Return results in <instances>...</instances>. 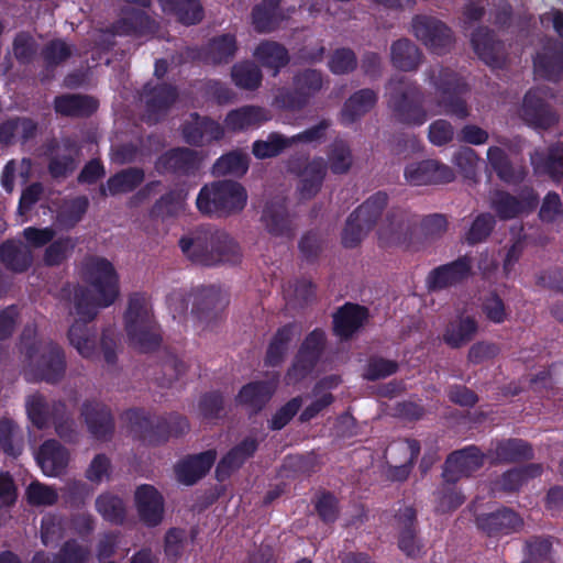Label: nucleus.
I'll use <instances>...</instances> for the list:
<instances>
[{
  "label": "nucleus",
  "instance_id": "7ed1b4c3",
  "mask_svg": "<svg viewBox=\"0 0 563 563\" xmlns=\"http://www.w3.org/2000/svg\"><path fill=\"white\" fill-rule=\"evenodd\" d=\"M34 330L26 329L21 342V364L26 379L56 382L65 371L62 350L51 343L33 339Z\"/></svg>",
  "mask_w": 563,
  "mask_h": 563
},
{
  "label": "nucleus",
  "instance_id": "f8f14e48",
  "mask_svg": "<svg viewBox=\"0 0 563 563\" xmlns=\"http://www.w3.org/2000/svg\"><path fill=\"white\" fill-rule=\"evenodd\" d=\"M412 29L417 38L438 53L451 43L450 30L435 19L417 16L413 20Z\"/></svg>",
  "mask_w": 563,
  "mask_h": 563
},
{
  "label": "nucleus",
  "instance_id": "3c124183",
  "mask_svg": "<svg viewBox=\"0 0 563 563\" xmlns=\"http://www.w3.org/2000/svg\"><path fill=\"white\" fill-rule=\"evenodd\" d=\"M249 167L246 154L232 152L220 157L214 164V173L218 175H243Z\"/></svg>",
  "mask_w": 563,
  "mask_h": 563
},
{
  "label": "nucleus",
  "instance_id": "f704fd0d",
  "mask_svg": "<svg viewBox=\"0 0 563 563\" xmlns=\"http://www.w3.org/2000/svg\"><path fill=\"white\" fill-rule=\"evenodd\" d=\"M531 162L537 173L560 178L563 176V145L551 148L547 156L543 153L536 152L531 156Z\"/></svg>",
  "mask_w": 563,
  "mask_h": 563
},
{
  "label": "nucleus",
  "instance_id": "4c0bfd02",
  "mask_svg": "<svg viewBox=\"0 0 563 563\" xmlns=\"http://www.w3.org/2000/svg\"><path fill=\"white\" fill-rule=\"evenodd\" d=\"M144 174L140 169L131 168L111 177L106 187L101 188L103 195H118L133 190L143 181Z\"/></svg>",
  "mask_w": 563,
  "mask_h": 563
},
{
  "label": "nucleus",
  "instance_id": "ea45409f",
  "mask_svg": "<svg viewBox=\"0 0 563 563\" xmlns=\"http://www.w3.org/2000/svg\"><path fill=\"white\" fill-rule=\"evenodd\" d=\"M472 43L479 58L490 66H498L497 54L500 49V44L494 41L488 31L478 30L473 35Z\"/></svg>",
  "mask_w": 563,
  "mask_h": 563
},
{
  "label": "nucleus",
  "instance_id": "5fc2aeb1",
  "mask_svg": "<svg viewBox=\"0 0 563 563\" xmlns=\"http://www.w3.org/2000/svg\"><path fill=\"white\" fill-rule=\"evenodd\" d=\"M534 71L538 76L558 80L563 75V60L558 56H540L534 59Z\"/></svg>",
  "mask_w": 563,
  "mask_h": 563
},
{
  "label": "nucleus",
  "instance_id": "a878e982",
  "mask_svg": "<svg viewBox=\"0 0 563 563\" xmlns=\"http://www.w3.org/2000/svg\"><path fill=\"white\" fill-rule=\"evenodd\" d=\"M521 519L511 510L503 509L477 518V525L488 533H509L521 526Z\"/></svg>",
  "mask_w": 563,
  "mask_h": 563
},
{
  "label": "nucleus",
  "instance_id": "338daca9",
  "mask_svg": "<svg viewBox=\"0 0 563 563\" xmlns=\"http://www.w3.org/2000/svg\"><path fill=\"white\" fill-rule=\"evenodd\" d=\"M356 59L352 51L350 49H336L330 60L329 67L334 74H344L355 68Z\"/></svg>",
  "mask_w": 563,
  "mask_h": 563
},
{
  "label": "nucleus",
  "instance_id": "58836bf2",
  "mask_svg": "<svg viewBox=\"0 0 563 563\" xmlns=\"http://www.w3.org/2000/svg\"><path fill=\"white\" fill-rule=\"evenodd\" d=\"M166 12H175L184 24H195L202 18V11L197 0H162Z\"/></svg>",
  "mask_w": 563,
  "mask_h": 563
},
{
  "label": "nucleus",
  "instance_id": "bb28decb",
  "mask_svg": "<svg viewBox=\"0 0 563 563\" xmlns=\"http://www.w3.org/2000/svg\"><path fill=\"white\" fill-rule=\"evenodd\" d=\"M256 446L257 444L253 439H247L243 441L239 446L234 448L219 463L217 467V477L220 481L228 477L255 452Z\"/></svg>",
  "mask_w": 563,
  "mask_h": 563
},
{
  "label": "nucleus",
  "instance_id": "423d86ee",
  "mask_svg": "<svg viewBox=\"0 0 563 563\" xmlns=\"http://www.w3.org/2000/svg\"><path fill=\"white\" fill-rule=\"evenodd\" d=\"M387 203L385 194L378 192L368 198L347 219L342 233V243L346 247L357 245L368 232Z\"/></svg>",
  "mask_w": 563,
  "mask_h": 563
},
{
  "label": "nucleus",
  "instance_id": "0eeeda50",
  "mask_svg": "<svg viewBox=\"0 0 563 563\" xmlns=\"http://www.w3.org/2000/svg\"><path fill=\"white\" fill-rule=\"evenodd\" d=\"M388 92L390 95V104L398 112L402 121L420 125L427 115L421 109L420 100L413 88L404 86V84H389Z\"/></svg>",
  "mask_w": 563,
  "mask_h": 563
},
{
  "label": "nucleus",
  "instance_id": "aec40b11",
  "mask_svg": "<svg viewBox=\"0 0 563 563\" xmlns=\"http://www.w3.org/2000/svg\"><path fill=\"white\" fill-rule=\"evenodd\" d=\"M214 460V452L208 451L179 462L176 466L178 481L186 485L194 484L210 470Z\"/></svg>",
  "mask_w": 563,
  "mask_h": 563
},
{
  "label": "nucleus",
  "instance_id": "dca6fc26",
  "mask_svg": "<svg viewBox=\"0 0 563 563\" xmlns=\"http://www.w3.org/2000/svg\"><path fill=\"white\" fill-rule=\"evenodd\" d=\"M322 86L321 75L316 70H305L295 78L296 97H277L275 103L279 108H296Z\"/></svg>",
  "mask_w": 563,
  "mask_h": 563
},
{
  "label": "nucleus",
  "instance_id": "f257e3e1",
  "mask_svg": "<svg viewBox=\"0 0 563 563\" xmlns=\"http://www.w3.org/2000/svg\"><path fill=\"white\" fill-rule=\"evenodd\" d=\"M81 276L87 288L75 292L78 316L93 319L98 310L114 303L120 295L119 275L113 264L103 257H90L82 264Z\"/></svg>",
  "mask_w": 563,
  "mask_h": 563
},
{
  "label": "nucleus",
  "instance_id": "13d9d810",
  "mask_svg": "<svg viewBox=\"0 0 563 563\" xmlns=\"http://www.w3.org/2000/svg\"><path fill=\"white\" fill-rule=\"evenodd\" d=\"M87 207L88 199L86 197H78L67 202L58 214V222L67 227L74 225L86 212Z\"/></svg>",
  "mask_w": 563,
  "mask_h": 563
},
{
  "label": "nucleus",
  "instance_id": "f03ea898",
  "mask_svg": "<svg viewBox=\"0 0 563 563\" xmlns=\"http://www.w3.org/2000/svg\"><path fill=\"white\" fill-rule=\"evenodd\" d=\"M179 245L188 258L203 265L233 264L241 257L240 247L230 234L214 228H198L183 236Z\"/></svg>",
  "mask_w": 563,
  "mask_h": 563
},
{
  "label": "nucleus",
  "instance_id": "2eb2a0df",
  "mask_svg": "<svg viewBox=\"0 0 563 563\" xmlns=\"http://www.w3.org/2000/svg\"><path fill=\"white\" fill-rule=\"evenodd\" d=\"M465 90V84L461 82L454 75H446L440 86L441 100L439 113H449L459 118L467 115V109L461 95Z\"/></svg>",
  "mask_w": 563,
  "mask_h": 563
},
{
  "label": "nucleus",
  "instance_id": "6e6552de",
  "mask_svg": "<svg viewBox=\"0 0 563 563\" xmlns=\"http://www.w3.org/2000/svg\"><path fill=\"white\" fill-rule=\"evenodd\" d=\"M324 343V333L320 330L312 331L303 341L291 368L286 375L287 384H296L301 380L312 368L318 360Z\"/></svg>",
  "mask_w": 563,
  "mask_h": 563
},
{
  "label": "nucleus",
  "instance_id": "de8ad7c7",
  "mask_svg": "<svg viewBox=\"0 0 563 563\" xmlns=\"http://www.w3.org/2000/svg\"><path fill=\"white\" fill-rule=\"evenodd\" d=\"M35 124L29 119H12L0 125V141L9 143L13 137L23 140L33 135Z\"/></svg>",
  "mask_w": 563,
  "mask_h": 563
},
{
  "label": "nucleus",
  "instance_id": "ddd939ff",
  "mask_svg": "<svg viewBox=\"0 0 563 563\" xmlns=\"http://www.w3.org/2000/svg\"><path fill=\"white\" fill-rule=\"evenodd\" d=\"M483 465V456L476 448H467L452 453L443 472L444 481L454 483L462 476H467Z\"/></svg>",
  "mask_w": 563,
  "mask_h": 563
},
{
  "label": "nucleus",
  "instance_id": "412c9836",
  "mask_svg": "<svg viewBox=\"0 0 563 563\" xmlns=\"http://www.w3.org/2000/svg\"><path fill=\"white\" fill-rule=\"evenodd\" d=\"M367 318L363 307L346 303L333 317L334 332L338 336L346 339L352 335Z\"/></svg>",
  "mask_w": 563,
  "mask_h": 563
},
{
  "label": "nucleus",
  "instance_id": "473e14b6",
  "mask_svg": "<svg viewBox=\"0 0 563 563\" xmlns=\"http://www.w3.org/2000/svg\"><path fill=\"white\" fill-rule=\"evenodd\" d=\"M1 261L11 269L22 272L26 269L31 262V251L22 242L9 241L0 247Z\"/></svg>",
  "mask_w": 563,
  "mask_h": 563
},
{
  "label": "nucleus",
  "instance_id": "37998d69",
  "mask_svg": "<svg viewBox=\"0 0 563 563\" xmlns=\"http://www.w3.org/2000/svg\"><path fill=\"white\" fill-rule=\"evenodd\" d=\"M197 156L189 150L177 148L167 152L156 163L159 172L188 169L195 166Z\"/></svg>",
  "mask_w": 563,
  "mask_h": 563
},
{
  "label": "nucleus",
  "instance_id": "c9c22d12",
  "mask_svg": "<svg viewBox=\"0 0 563 563\" xmlns=\"http://www.w3.org/2000/svg\"><path fill=\"white\" fill-rule=\"evenodd\" d=\"M56 111L66 115H84L93 112L98 102L91 97L67 95L56 98Z\"/></svg>",
  "mask_w": 563,
  "mask_h": 563
},
{
  "label": "nucleus",
  "instance_id": "393cba45",
  "mask_svg": "<svg viewBox=\"0 0 563 563\" xmlns=\"http://www.w3.org/2000/svg\"><path fill=\"white\" fill-rule=\"evenodd\" d=\"M339 384L340 379L334 375L319 382L313 389L311 402L303 409L300 415V420L309 421L310 419L314 418L321 410L328 407L333 401V397L329 390L335 388Z\"/></svg>",
  "mask_w": 563,
  "mask_h": 563
},
{
  "label": "nucleus",
  "instance_id": "49530a36",
  "mask_svg": "<svg viewBox=\"0 0 563 563\" xmlns=\"http://www.w3.org/2000/svg\"><path fill=\"white\" fill-rule=\"evenodd\" d=\"M531 456V449L521 440H507L497 444L495 450V461H518Z\"/></svg>",
  "mask_w": 563,
  "mask_h": 563
},
{
  "label": "nucleus",
  "instance_id": "4d7b16f0",
  "mask_svg": "<svg viewBox=\"0 0 563 563\" xmlns=\"http://www.w3.org/2000/svg\"><path fill=\"white\" fill-rule=\"evenodd\" d=\"M196 124L198 128L192 132L187 128L184 130V135L189 143H201L205 134L209 139H219L222 134L221 128L213 121L202 119L198 120Z\"/></svg>",
  "mask_w": 563,
  "mask_h": 563
},
{
  "label": "nucleus",
  "instance_id": "0e129e2a",
  "mask_svg": "<svg viewBox=\"0 0 563 563\" xmlns=\"http://www.w3.org/2000/svg\"><path fill=\"white\" fill-rule=\"evenodd\" d=\"M329 166L333 174H344L351 168V152L344 144H338L332 148L329 155Z\"/></svg>",
  "mask_w": 563,
  "mask_h": 563
},
{
  "label": "nucleus",
  "instance_id": "9b49d317",
  "mask_svg": "<svg viewBox=\"0 0 563 563\" xmlns=\"http://www.w3.org/2000/svg\"><path fill=\"white\" fill-rule=\"evenodd\" d=\"M419 452L416 440H399L388 445L386 456L393 468L390 476L398 481L406 478Z\"/></svg>",
  "mask_w": 563,
  "mask_h": 563
},
{
  "label": "nucleus",
  "instance_id": "e2e57ef3",
  "mask_svg": "<svg viewBox=\"0 0 563 563\" xmlns=\"http://www.w3.org/2000/svg\"><path fill=\"white\" fill-rule=\"evenodd\" d=\"M235 40L231 35H223L214 38L209 47L211 58L214 63L227 60L235 53Z\"/></svg>",
  "mask_w": 563,
  "mask_h": 563
},
{
  "label": "nucleus",
  "instance_id": "4be33fe9",
  "mask_svg": "<svg viewBox=\"0 0 563 563\" xmlns=\"http://www.w3.org/2000/svg\"><path fill=\"white\" fill-rule=\"evenodd\" d=\"M470 262L466 258L439 267L430 273L427 283L431 289H440L454 285L464 279L470 273Z\"/></svg>",
  "mask_w": 563,
  "mask_h": 563
},
{
  "label": "nucleus",
  "instance_id": "cd10ccee",
  "mask_svg": "<svg viewBox=\"0 0 563 563\" xmlns=\"http://www.w3.org/2000/svg\"><path fill=\"white\" fill-rule=\"evenodd\" d=\"M275 387V382L249 384L241 389L238 400L252 411L260 410L269 400Z\"/></svg>",
  "mask_w": 563,
  "mask_h": 563
},
{
  "label": "nucleus",
  "instance_id": "a19ab883",
  "mask_svg": "<svg viewBox=\"0 0 563 563\" xmlns=\"http://www.w3.org/2000/svg\"><path fill=\"white\" fill-rule=\"evenodd\" d=\"M393 64L402 70L413 69L420 62L417 47L407 40L397 41L391 46Z\"/></svg>",
  "mask_w": 563,
  "mask_h": 563
},
{
  "label": "nucleus",
  "instance_id": "6e6d98bb",
  "mask_svg": "<svg viewBox=\"0 0 563 563\" xmlns=\"http://www.w3.org/2000/svg\"><path fill=\"white\" fill-rule=\"evenodd\" d=\"M26 498L34 506H51L57 500V493L49 486L33 482L26 489Z\"/></svg>",
  "mask_w": 563,
  "mask_h": 563
},
{
  "label": "nucleus",
  "instance_id": "9d476101",
  "mask_svg": "<svg viewBox=\"0 0 563 563\" xmlns=\"http://www.w3.org/2000/svg\"><path fill=\"white\" fill-rule=\"evenodd\" d=\"M134 503L142 522L148 527L157 526L164 514V500L158 490L151 485L139 486Z\"/></svg>",
  "mask_w": 563,
  "mask_h": 563
},
{
  "label": "nucleus",
  "instance_id": "c756f323",
  "mask_svg": "<svg viewBox=\"0 0 563 563\" xmlns=\"http://www.w3.org/2000/svg\"><path fill=\"white\" fill-rule=\"evenodd\" d=\"M415 517L416 512L411 507H404L396 517L397 527L400 530L399 548L408 555H415L418 552L413 530Z\"/></svg>",
  "mask_w": 563,
  "mask_h": 563
},
{
  "label": "nucleus",
  "instance_id": "b1692460",
  "mask_svg": "<svg viewBox=\"0 0 563 563\" xmlns=\"http://www.w3.org/2000/svg\"><path fill=\"white\" fill-rule=\"evenodd\" d=\"M269 119L268 112L260 107H242L231 111L225 119L228 129L238 131L250 128H257Z\"/></svg>",
  "mask_w": 563,
  "mask_h": 563
},
{
  "label": "nucleus",
  "instance_id": "2f4dec72",
  "mask_svg": "<svg viewBox=\"0 0 563 563\" xmlns=\"http://www.w3.org/2000/svg\"><path fill=\"white\" fill-rule=\"evenodd\" d=\"M266 230L274 236H289L291 222L286 208L282 203L267 206L263 213Z\"/></svg>",
  "mask_w": 563,
  "mask_h": 563
},
{
  "label": "nucleus",
  "instance_id": "09e8293b",
  "mask_svg": "<svg viewBox=\"0 0 563 563\" xmlns=\"http://www.w3.org/2000/svg\"><path fill=\"white\" fill-rule=\"evenodd\" d=\"M30 174L31 162L29 159H22L21 162L10 161L3 168L1 185L8 192H11L14 188L15 178L25 183Z\"/></svg>",
  "mask_w": 563,
  "mask_h": 563
},
{
  "label": "nucleus",
  "instance_id": "39448f33",
  "mask_svg": "<svg viewBox=\"0 0 563 563\" xmlns=\"http://www.w3.org/2000/svg\"><path fill=\"white\" fill-rule=\"evenodd\" d=\"M125 325L129 340L135 347L147 351L158 344V329L144 297L137 295L130 299Z\"/></svg>",
  "mask_w": 563,
  "mask_h": 563
},
{
  "label": "nucleus",
  "instance_id": "603ef678",
  "mask_svg": "<svg viewBox=\"0 0 563 563\" xmlns=\"http://www.w3.org/2000/svg\"><path fill=\"white\" fill-rule=\"evenodd\" d=\"M541 471V466L537 464H531L521 470L509 471L503 476L499 485L505 490H515L528 478L540 475Z\"/></svg>",
  "mask_w": 563,
  "mask_h": 563
},
{
  "label": "nucleus",
  "instance_id": "680f3d73",
  "mask_svg": "<svg viewBox=\"0 0 563 563\" xmlns=\"http://www.w3.org/2000/svg\"><path fill=\"white\" fill-rule=\"evenodd\" d=\"M464 501V496L451 486V483L445 484L439 489L437 495V509L441 512H446L457 508Z\"/></svg>",
  "mask_w": 563,
  "mask_h": 563
},
{
  "label": "nucleus",
  "instance_id": "20e7f679",
  "mask_svg": "<svg viewBox=\"0 0 563 563\" xmlns=\"http://www.w3.org/2000/svg\"><path fill=\"white\" fill-rule=\"evenodd\" d=\"M246 202V190L236 181H217L206 185L196 200L201 213L222 216L241 212Z\"/></svg>",
  "mask_w": 563,
  "mask_h": 563
},
{
  "label": "nucleus",
  "instance_id": "79ce46f5",
  "mask_svg": "<svg viewBox=\"0 0 563 563\" xmlns=\"http://www.w3.org/2000/svg\"><path fill=\"white\" fill-rule=\"evenodd\" d=\"M476 330L477 325L473 319L462 318L449 325L444 334V341L453 347L461 346L473 338Z\"/></svg>",
  "mask_w": 563,
  "mask_h": 563
},
{
  "label": "nucleus",
  "instance_id": "864d4df0",
  "mask_svg": "<svg viewBox=\"0 0 563 563\" xmlns=\"http://www.w3.org/2000/svg\"><path fill=\"white\" fill-rule=\"evenodd\" d=\"M292 336L294 330L290 327H285L276 333L267 351L266 360L271 365H276L282 361Z\"/></svg>",
  "mask_w": 563,
  "mask_h": 563
},
{
  "label": "nucleus",
  "instance_id": "052dcab7",
  "mask_svg": "<svg viewBox=\"0 0 563 563\" xmlns=\"http://www.w3.org/2000/svg\"><path fill=\"white\" fill-rule=\"evenodd\" d=\"M432 159L411 163L405 169V178L412 186H423L430 184Z\"/></svg>",
  "mask_w": 563,
  "mask_h": 563
},
{
  "label": "nucleus",
  "instance_id": "5701e85b",
  "mask_svg": "<svg viewBox=\"0 0 563 563\" xmlns=\"http://www.w3.org/2000/svg\"><path fill=\"white\" fill-rule=\"evenodd\" d=\"M543 91L530 90L523 99V117L525 119L541 128H547L555 121L554 114H552L544 102V98L541 96Z\"/></svg>",
  "mask_w": 563,
  "mask_h": 563
},
{
  "label": "nucleus",
  "instance_id": "7c9ffc66",
  "mask_svg": "<svg viewBox=\"0 0 563 563\" xmlns=\"http://www.w3.org/2000/svg\"><path fill=\"white\" fill-rule=\"evenodd\" d=\"M327 165L322 158L309 162L300 174L299 191L302 198H310L319 190L325 176Z\"/></svg>",
  "mask_w": 563,
  "mask_h": 563
},
{
  "label": "nucleus",
  "instance_id": "4468645a",
  "mask_svg": "<svg viewBox=\"0 0 563 563\" xmlns=\"http://www.w3.org/2000/svg\"><path fill=\"white\" fill-rule=\"evenodd\" d=\"M71 313L75 321L68 331L69 343L82 357H92L97 349V336L96 331L87 324L92 319L87 316H78L75 305Z\"/></svg>",
  "mask_w": 563,
  "mask_h": 563
},
{
  "label": "nucleus",
  "instance_id": "72a5a7b5",
  "mask_svg": "<svg viewBox=\"0 0 563 563\" xmlns=\"http://www.w3.org/2000/svg\"><path fill=\"white\" fill-rule=\"evenodd\" d=\"M221 307L222 305L214 302L212 291H207L202 301L192 311L197 329L200 331L212 330L220 319Z\"/></svg>",
  "mask_w": 563,
  "mask_h": 563
},
{
  "label": "nucleus",
  "instance_id": "f3484780",
  "mask_svg": "<svg viewBox=\"0 0 563 563\" xmlns=\"http://www.w3.org/2000/svg\"><path fill=\"white\" fill-rule=\"evenodd\" d=\"M493 208L501 219H511L528 213L537 205L536 196L529 191L526 192L521 200L508 194L497 192L493 198Z\"/></svg>",
  "mask_w": 563,
  "mask_h": 563
},
{
  "label": "nucleus",
  "instance_id": "e433bc0d",
  "mask_svg": "<svg viewBox=\"0 0 563 563\" xmlns=\"http://www.w3.org/2000/svg\"><path fill=\"white\" fill-rule=\"evenodd\" d=\"M376 102V95L368 89L354 93L344 104L342 121L351 123L366 113Z\"/></svg>",
  "mask_w": 563,
  "mask_h": 563
},
{
  "label": "nucleus",
  "instance_id": "a18cd8bd",
  "mask_svg": "<svg viewBox=\"0 0 563 563\" xmlns=\"http://www.w3.org/2000/svg\"><path fill=\"white\" fill-rule=\"evenodd\" d=\"M98 512L108 521L121 522L124 518L125 507L123 501L115 495L107 493L100 495L96 500Z\"/></svg>",
  "mask_w": 563,
  "mask_h": 563
},
{
  "label": "nucleus",
  "instance_id": "bf43d9fd",
  "mask_svg": "<svg viewBox=\"0 0 563 563\" xmlns=\"http://www.w3.org/2000/svg\"><path fill=\"white\" fill-rule=\"evenodd\" d=\"M25 406L32 423L37 428H43L48 418V407L44 398L37 394L31 395L27 397Z\"/></svg>",
  "mask_w": 563,
  "mask_h": 563
},
{
  "label": "nucleus",
  "instance_id": "774afa93",
  "mask_svg": "<svg viewBox=\"0 0 563 563\" xmlns=\"http://www.w3.org/2000/svg\"><path fill=\"white\" fill-rule=\"evenodd\" d=\"M111 465L109 459L99 454L89 464L86 476L92 483H101L110 476Z\"/></svg>",
  "mask_w": 563,
  "mask_h": 563
},
{
  "label": "nucleus",
  "instance_id": "a211bd4d",
  "mask_svg": "<svg viewBox=\"0 0 563 563\" xmlns=\"http://www.w3.org/2000/svg\"><path fill=\"white\" fill-rule=\"evenodd\" d=\"M82 416L89 432L98 440H106L113 430V421L109 409L99 402L84 406Z\"/></svg>",
  "mask_w": 563,
  "mask_h": 563
},
{
  "label": "nucleus",
  "instance_id": "c85d7f7f",
  "mask_svg": "<svg viewBox=\"0 0 563 563\" xmlns=\"http://www.w3.org/2000/svg\"><path fill=\"white\" fill-rule=\"evenodd\" d=\"M255 58L266 68L273 70V75H277L279 69L287 65L288 53L278 43L264 42L254 51Z\"/></svg>",
  "mask_w": 563,
  "mask_h": 563
},
{
  "label": "nucleus",
  "instance_id": "69168bd1",
  "mask_svg": "<svg viewBox=\"0 0 563 563\" xmlns=\"http://www.w3.org/2000/svg\"><path fill=\"white\" fill-rule=\"evenodd\" d=\"M74 243L70 239H60L53 242L45 251L44 262L47 265L62 263L70 253Z\"/></svg>",
  "mask_w": 563,
  "mask_h": 563
},
{
  "label": "nucleus",
  "instance_id": "c03bdc74",
  "mask_svg": "<svg viewBox=\"0 0 563 563\" xmlns=\"http://www.w3.org/2000/svg\"><path fill=\"white\" fill-rule=\"evenodd\" d=\"M487 158L498 176L505 181H516L523 178L525 170L521 167L514 169L501 148L493 146L487 151Z\"/></svg>",
  "mask_w": 563,
  "mask_h": 563
},
{
  "label": "nucleus",
  "instance_id": "1a4fd4ad",
  "mask_svg": "<svg viewBox=\"0 0 563 563\" xmlns=\"http://www.w3.org/2000/svg\"><path fill=\"white\" fill-rule=\"evenodd\" d=\"M327 126V123L322 122L292 139H286L280 134H271L266 140L256 141L253 144V154L261 159L274 157L289 147L296 140L301 142H314L320 140Z\"/></svg>",
  "mask_w": 563,
  "mask_h": 563
},
{
  "label": "nucleus",
  "instance_id": "6ab92c4d",
  "mask_svg": "<svg viewBox=\"0 0 563 563\" xmlns=\"http://www.w3.org/2000/svg\"><path fill=\"white\" fill-rule=\"evenodd\" d=\"M36 460L46 476H58L67 466L68 453L56 441H47L41 446Z\"/></svg>",
  "mask_w": 563,
  "mask_h": 563
},
{
  "label": "nucleus",
  "instance_id": "8fccbe9b",
  "mask_svg": "<svg viewBox=\"0 0 563 563\" xmlns=\"http://www.w3.org/2000/svg\"><path fill=\"white\" fill-rule=\"evenodd\" d=\"M232 78L240 88L255 89L261 85L262 74L254 64L241 63L233 67Z\"/></svg>",
  "mask_w": 563,
  "mask_h": 563
}]
</instances>
